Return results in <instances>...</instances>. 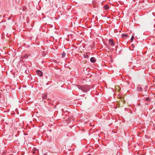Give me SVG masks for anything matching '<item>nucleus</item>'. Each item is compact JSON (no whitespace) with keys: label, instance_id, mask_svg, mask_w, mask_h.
<instances>
[{"label":"nucleus","instance_id":"11","mask_svg":"<svg viewBox=\"0 0 155 155\" xmlns=\"http://www.w3.org/2000/svg\"><path fill=\"white\" fill-rule=\"evenodd\" d=\"M134 38V36L133 35H132L131 37V38L130 39V41L131 42H132Z\"/></svg>","mask_w":155,"mask_h":155},{"label":"nucleus","instance_id":"7","mask_svg":"<svg viewBox=\"0 0 155 155\" xmlns=\"http://www.w3.org/2000/svg\"><path fill=\"white\" fill-rule=\"evenodd\" d=\"M137 90L138 91H143V89L142 88L140 87H139L137 88Z\"/></svg>","mask_w":155,"mask_h":155},{"label":"nucleus","instance_id":"13","mask_svg":"<svg viewBox=\"0 0 155 155\" xmlns=\"http://www.w3.org/2000/svg\"><path fill=\"white\" fill-rule=\"evenodd\" d=\"M88 155H91L89 154H88Z\"/></svg>","mask_w":155,"mask_h":155},{"label":"nucleus","instance_id":"5","mask_svg":"<svg viewBox=\"0 0 155 155\" xmlns=\"http://www.w3.org/2000/svg\"><path fill=\"white\" fill-rule=\"evenodd\" d=\"M127 35L123 33L121 35L122 37L124 38H126L127 37Z\"/></svg>","mask_w":155,"mask_h":155},{"label":"nucleus","instance_id":"6","mask_svg":"<svg viewBox=\"0 0 155 155\" xmlns=\"http://www.w3.org/2000/svg\"><path fill=\"white\" fill-rule=\"evenodd\" d=\"M103 8L105 10H107L109 9V7L107 5H106L104 6Z\"/></svg>","mask_w":155,"mask_h":155},{"label":"nucleus","instance_id":"3","mask_svg":"<svg viewBox=\"0 0 155 155\" xmlns=\"http://www.w3.org/2000/svg\"><path fill=\"white\" fill-rule=\"evenodd\" d=\"M37 74L40 77H41L43 76L42 72L39 70H38L37 71Z\"/></svg>","mask_w":155,"mask_h":155},{"label":"nucleus","instance_id":"12","mask_svg":"<svg viewBox=\"0 0 155 155\" xmlns=\"http://www.w3.org/2000/svg\"><path fill=\"white\" fill-rule=\"evenodd\" d=\"M146 105H148V104H147V103H146Z\"/></svg>","mask_w":155,"mask_h":155},{"label":"nucleus","instance_id":"1","mask_svg":"<svg viewBox=\"0 0 155 155\" xmlns=\"http://www.w3.org/2000/svg\"><path fill=\"white\" fill-rule=\"evenodd\" d=\"M78 88L81 90V91L84 92H87L90 89L89 86L88 85H85L83 86H79L78 87Z\"/></svg>","mask_w":155,"mask_h":155},{"label":"nucleus","instance_id":"9","mask_svg":"<svg viewBox=\"0 0 155 155\" xmlns=\"http://www.w3.org/2000/svg\"><path fill=\"white\" fill-rule=\"evenodd\" d=\"M66 54V53L64 52H63V53H62L61 54L62 57V58H64L65 57Z\"/></svg>","mask_w":155,"mask_h":155},{"label":"nucleus","instance_id":"8","mask_svg":"<svg viewBox=\"0 0 155 155\" xmlns=\"http://www.w3.org/2000/svg\"><path fill=\"white\" fill-rule=\"evenodd\" d=\"M42 97L43 99H46L47 97V95L44 94H43L42 95Z\"/></svg>","mask_w":155,"mask_h":155},{"label":"nucleus","instance_id":"2","mask_svg":"<svg viewBox=\"0 0 155 155\" xmlns=\"http://www.w3.org/2000/svg\"><path fill=\"white\" fill-rule=\"evenodd\" d=\"M109 44L112 46H114L115 45V43L113 41L112 39H110L109 41Z\"/></svg>","mask_w":155,"mask_h":155},{"label":"nucleus","instance_id":"4","mask_svg":"<svg viewBox=\"0 0 155 155\" xmlns=\"http://www.w3.org/2000/svg\"><path fill=\"white\" fill-rule=\"evenodd\" d=\"M90 61L92 63H94L96 62L95 58L94 57H91L90 58Z\"/></svg>","mask_w":155,"mask_h":155},{"label":"nucleus","instance_id":"10","mask_svg":"<svg viewBox=\"0 0 155 155\" xmlns=\"http://www.w3.org/2000/svg\"><path fill=\"white\" fill-rule=\"evenodd\" d=\"M145 100L147 102H149L150 101V99L149 98V97H147Z\"/></svg>","mask_w":155,"mask_h":155}]
</instances>
